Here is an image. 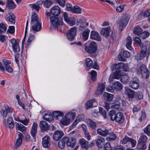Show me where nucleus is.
<instances>
[{
    "instance_id": "27",
    "label": "nucleus",
    "mask_w": 150,
    "mask_h": 150,
    "mask_svg": "<svg viewBox=\"0 0 150 150\" xmlns=\"http://www.w3.org/2000/svg\"><path fill=\"white\" fill-rule=\"evenodd\" d=\"M68 140V138L63 137L62 139L60 140L58 143L59 147L61 149H63L64 148L65 143Z\"/></svg>"
},
{
    "instance_id": "18",
    "label": "nucleus",
    "mask_w": 150,
    "mask_h": 150,
    "mask_svg": "<svg viewBox=\"0 0 150 150\" xmlns=\"http://www.w3.org/2000/svg\"><path fill=\"white\" fill-rule=\"evenodd\" d=\"M96 144L99 148H101L104 145L105 143V139L101 137H99L96 140Z\"/></svg>"
},
{
    "instance_id": "21",
    "label": "nucleus",
    "mask_w": 150,
    "mask_h": 150,
    "mask_svg": "<svg viewBox=\"0 0 150 150\" xmlns=\"http://www.w3.org/2000/svg\"><path fill=\"white\" fill-rule=\"evenodd\" d=\"M13 111V109L9 107L8 106H5V110L2 109L1 111V112L4 117L6 118L8 113L11 112Z\"/></svg>"
},
{
    "instance_id": "9",
    "label": "nucleus",
    "mask_w": 150,
    "mask_h": 150,
    "mask_svg": "<svg viewBox=\"0 0 150 150\" xmlns=\"http://www.w3.org/2000/svg\"><path fill=\"white\" fill-rule=\"evenodd\" d=\"M129 18L126 16H124L119 22L120 30L122 31L127 24Z\"/></svg>"
},
{
    "instance_id": "43",
    "label": "nucleus",
    "mask_w": 150,
    "mask_h": 150,
    "mask_svg": "<svg viewBox=\"0 0 150 150\" xmlns=\"http://www.w3.org/2000/svg\"><path fill=\"white\" fill-rule=\"evenodd\" d=\"M122 74L121 72L119 71H114L113 74L112 78L117 79H118L119 78H121V77Z\"/></svg>"
},
{
    "instance_id": "2",
    "label": "nucleus",
    "mask_w": 150,
    "mask_h": 150,
    "mask_svg": "<svg viewBox=\"0 0 150 150\" xmlns=\"http://www.w3.org/2000/svg\"><path fill=\"white\" fill-rule=\"evenodd\" d=\"M137 71L138 73L141 74L144 78L146 79L149 77V71L144 65H141L140 67L138 69Z\"/></svg>"
},
{
    "instance_id": "44",
    "label": "nucleus",
    "mask_w": 150,
    "mask_h": 150,
    "mask_svg": "<svg viewBox=\"0 0 150 150\" xmlns=\"http://www.w3.org/2000/svg\"><path fill=\"white\" fill-rule=\"evenodd\" d=\"M43 119L47 121H50L53 120V117L51 113H47L45 115Z\"/></svg>"
},
{
    "instance_id": "25",
    "label": "nucleus",
    "mask_w": 150,
    "mask_h": 150,
    "mask_svg": "<svg viewBox=\"0 0 150 150\" xmlns=\"http://www.w3.org/2000/svg\"><path fill=\"white\" fill-rule=\"evenodd\" d=\"M115 118V120L116 122H120L124 120V117L122 112H118L116 114Z\"/></svg>"
},
{
    "instance_id": "46",
    "label": "nucleus",
    "mask_w": 150,
    "mask_h": 150,
    "mask_svg": "<svg viewBox=\"0 0 150 150\" xmlns=\"http://www.w3.org/2000/svg\"><path fill=\"white\" fill-rule=\"evenodd\" d=\"M147 140L148 138L145 135L141 134L139 138V142L146 143Z\"/></svg>"
},
{
    "instance_id": "28",
    "label": "nucleus",
    "mask_w": 150,
    "mask_h": 150,
    "mask_svg": "<svg viewBox=\"0 0 150 150\" xmlns=\"http://www.w3.org/2000/svg\"><path fill=\"white\" fill-rule=\"evenodd\" d=\"M23 138V134L21 132H19L15 143V147H18L21 144Z\"/></svg>"
},
{
    "instance_id": "1",
    "label": "nucleus",
    "mask_w": 150,
    "mask_h": 150,
    "mask_svg": "<svg viewBox=\"0 0 150 150\" xmlns=\"http://www.w3.org/2000/svg\"><path fill=\"white\" fill-rule=\"evenodd\" d=\"M76 116L74 113L69 112L66 114L64 118L62 119L60 121V123L64 125H67L69 124L70 120L71 119H74Z\"/></svg>"
},
{
    "instance_id": "33",
    "label": "nucleus",
    "mask_w": 150,
    "mask_h": 150,
    "mask_svg": "<svg viewBox=\"0 0 150 150\" xmlns=\"http://www.w3.org/2000/svg\"><path fill=\"white\" fill-rule=\"evenodd\" d=\"M97 132L99 134L104 137H105L109 133V130L107 129L102 130L98 129H97Z\"/></svg>"
},
{
    "instance_id": "61",
    "label": "nucleus",
    "mask_w": 150,
    "mask_h": 150,
    "mask_svg": "<svg viewBox=\"0 0 150 150\" xmlns=\"http://www.w3.org/2000/svg\"><path fill=\"white\" fill-rule=\"evenodd\" d=\"M7 29V28L5 24L3 23L0 24V32L1 31H5Z\"/></svg>"
},
{
    "instance_id": "38",
    "label": "nucleus",
    "mask_w": 150,
    "mask_h": 150,
    "mask_svg": "<svg viewBox=\"0 0 150 150\" xmlns=\"http://www.w3.org/2000/svg\"><path fill=\"white\" fill-rule=\"evenodd\" d=\"M113 88L117 91H121L122 88V86L120 83L116 81L113 84Z\"/></svg>"
},
{
    "instance_id": "12",
    "label": "nucleus",
    "mask_w": 150,
    "mask_h": 150,
    "mask_svg": "<svg viewBox=\"0 0 150 150\" xmlns=\"http://www.w3.org/2000/svg\"><path fill=\"white\" fill-rule=\"evenodd\" d=\"M91 38L98 41H101L102 39L99 34L97 32L95 31H92L90 34Z\"/></svg>"
},
{
    "instance_id": "35",
    "label": "nucleus",
    "mask_w": 150,
    "mask_h": 150,
    "mask_svg": "<svg viewBox=\"0 0 150 150\" xmlns=\"http://www.w3.org/2000/svg\"><path fill=\"white\" fill-rule=\"evenodd\" d=\"M109 134V136L106 138L108 141H113L116 139L117 135L114 132H111Z\"/></svg>"
},
{
    "instance_id": "37",
    "label": "nucleus",
    "mask_w": 150,
    "mask_h": 150,
    "mask_svg": "<svg viewBox=\"0 0 150 150\" xmlns=\"http://www.w3.org/2000/svg\"><path fill=\"white\" fill-rule=\"evenodd\" d=\"M104 99L108 102L111 100L113 98V95L112 94L105 92L103 95Z\"/></svg>"
},
{
    "instance_id": "59",
    "label": "nucleus",
    "mask_w": 150,
    "mask_h": 150,
    "mask_svg": "<svg viewBox=\"0 0 150 150\" xmlns=\"http://www.w3.org/2000/svg\"><path fill=\"white\" fill-rule=\"evenodd\" d=\"M125 5H121L117 7L116 8V11L118 12H121L124 9Z\"/></svg>"
},
{
    "instance_id": "64",
    "label": "nucleus",
    "mask_w": 150,
    "mask_h": 150,
    "mask_svg": "<svg viewBox=\"0 0 150 150\" xmlns=\"http://www.w3.org/2000/svg\"><path fill=\"white\" fill-rule=\"evenodd\" d=\"M143 16L145 17H148L150 16V9H148L144 11L143 14Z\"/></svg>"
},
{
    "instance_id": "8",
    "label": "nucleus",
    "mask_w": 150,
    "mask_h": 150,
    "mask_svg": "<svg viewBox=\"0 0 150 150\" xmlns=\"http://www.w3.org/2000/svg\"><path fill=\"white\" fill-rule=\"evenodd\" d=\"M139 86V81L137 77L133 78L129 83V86L132 88L136 90L138 88Z\"/></svg>"
},
{
    "instance_id": "53",
    "label": "nucleus",
    "mask_w": 150,
    "mask_h": 150,
    "mask_svg": "<svg viewBox=\"0 0 150 150\" xmlns=\"http://www.w3.org/2000/svg\"><path fill=\"white\" fill-rule=\"evenodd\" d=\"M123 63H119L114 64L113 68L115 69L119 70L121 69Z\"/></svg>"
},
{
    "instance_id": "7",
    "label": "nucleus",
    "mask_w": 150,
    "mask_h": 150,
    "mask_svg": "<svg viewBox=\"0 0 150 150\" xmlns=\"http://www.w3.org/2000/svg\"><path fill=\"white\" fill-rule=\"evenodd\" d=\"M85 50L86 52L90 53L95 52L97 50V45L96 42L93 41L91 42L89 46H86Z\"/></svg>"
},
{
    "instance_id": "26",
    "label": "nucleus",
    "mask_w": 150,
    "mask_h": 150,
    "mask_svg": "<svg viewBox=\"0 0 150 150\" xmlns=\"http://www.w3.org/2000/svg\"><path fill=\"white\" fill-rule=\"evenodd\" d=\"M15 127L16 129L21 131L23 133H24L26 132V128L23 125L16 123Z\"/></svg>"
},
{
    "instance_id": "51",
    "label": "nucleus",
    "mask_w": 150,
    "mask_h": 150,
    "mask_svg": "<svg viewBox=\"0 0 150 150\" xmlns=\"http://www.w3.org/2000/svg\"><path fill=\"white\" fill-rule=\"evenodd\" d=\"M116 114V112L114 110H112L109 112V115L111 120L114 121L115 120V117Z\"/></svg>"
},
{
    "instance_id": "32",
    "label": "nucleus",
    "mask_w": 150,
    "mask_h": 150,
    "mask_svg": "<svg viewBox=\"0 0 150 150\" xmlns=\"http://www.w3.org/2000/svg\"><path fill=\"white\" fill-rule=\"evenodd\" d=\"M79 142L82 148H85L86 149H87L88 148L89 146L88 143L84 139H80L79 141Z\"/></svg>"
},
{
    "instance_id": "42",
    "label": "nucleus",
    "mask_w": 150,
    "mask_h": 150,
    "mask_svg": "<svg viewBox=\"0 0 150 150\" xmlns=\"http://www.w3.org/2000/svg\"><path fill=\"white\" fill-rule=\"evenodd\" d=\"M90 32L89 30L87 29H85L83 31L82 34V36L83 40L85 41L88 39Z\"/></svg>"
},
{
    "instance_id": "23",
    "label": "nucleus",
    "mask_w": 150,
    "mask_h": 150,
    "mask_svg": "<svg viewBox=\"0 0 150 150\" xmlns=\"http://www.w3.org/2000/svg\"><path fill=\"white\" fill-rule=\"evenodd\" d=\"M105 82L98 84V90L96 92V94L98 95L102 94L105 88Z\"/></svg>"
},
{
    "instance_id": "52",
    "label": "nucleus",
    "mask_w": 150,
    "mask_h": 150,
    "mask_svg": "<svg viewBox=\"0 0 150 150\" xmlns=\"http://www.w3.org/2000/svg\"><path fill=\"white\" fill-rule=\"evenodd\" d=\"M91 76V80L93 81L96 80V78L97 73L94 70H92L89 73Z\"/></svg>"
},
{
    "instance_id": "63",
    "label": "nucleus",
    "mask_w": 150,
    "mask_h": 150,
    "mask_svg": "<svg viewBox=\"0 0 150 150\" xmlns=\"http://www.w3.org/2000/svg\"><path fill=\"white\" fill-rule=\"evenodd\" d=\"M34 35H32L30 33L29 34V36L28 40V43H30L34 39Z\"/></svg>"
},
{
    "instance_id": "29",
    "label": "nucleus",
    "mask_w": 150,
    "mask_h": 150,
    "mask_svg": "<svg viewBox=\"0 0 150 150\" xmlns=\"http://www.w3.org/2000/svg\"><path fill=\"white\" fill-rule=\"evenodd\" d=\"M120 79V81L123 83H127L129 80L128 76L125 73L122 74Z\"/></svg>"
},
{
    "instance_id": "39",
    "label": "nucleus",
    "mask_w": 150,
    "mask_h": 150,
    "mask_svg": "<svg viewBox=\"0 0 150 150\" xmlns=\"http://www.w3.org/2000/svg\"><path fill=\"white\" fill-rule=\"evenodd\" d=\"M6 6L9 9H13L16 7L15 3L12 0H7Z\"/></svg>"
},
{
    "instance_id": "17",
    "label": "nucleus",
    "mask_w": 150,
    "mask_h": 150,
    "mask_svg": "<svg viewBox=\"0 0 150 150\" xmlns=\"http://www.w3.org/2000/svg\"><path fill=\"white\" fill-rule=\"evenodd\" d=\"M111 31V28L110 26L103 28L101 30L100 34L105 37H108L110 35Z\"/></svg>"
},
{
    "instance_id": "34",
    "label": "nucleus",
    "mask_w": 150,
    "mask_h": 150,
    "mask_svg": "<svg viewBox=\"0 0 150 150\" xmlns=\"http://www.w3.org/2000/svg\"><path fill=\"white\" fill-rule=\"evenodd\" d=\"M5 124L6 127L11 128H13L14 127V123L13 122L12 118L9 117L7 119V122H5Z\"/></svg>"
},
{
    "instance_id": "48",
    "label": "nucleus",
    "mask_w": 150,
    "mask_h": 150,
    "mask_svg": "<svg viewBox=\"0 0 150 150\" xmlns=\"http://www.w3.org/2000/svg\"><path fill=\"white\" fill-rule=\"evenodd\" d=\"M137 148L138 149L144 150L146 148V143L139 142Z\"/></svg>"
},
{
    "instance_id": "60",
    "label": "nucleus",
    "mask_w": 150,
    "mask_h": 150,
    "mask_svg": "<svg viewBox=\"0 0 150 150\" xmlns=\"http://www.w3.org/2000/svg\"><path fill=\"white\" fill-rule=\"evenodd\" d=\"M130 138L128 137L125 136L121 141V142L123 144H126L128 142H129Z\"/></svg>"
},
{
    "instance_id": "15",
    "label": "nucleus",
    "mask_w": 150,
    "mask_h": 150,
    "mask_svg": "<svg viewBox=\"0 0 150 150\" xmlns=\"http://www.w3.org/2000/svg\"><path fill=\"white\" fill-rule=\"evenodd\" d=\"M64 134L62 131L57 130L53 135V138L56 141H58L63 136Z\"/></svg>"
},
{
    "instance_id": "50",
    "label": "nucleus",
    "mask_w": 150,
    "mask_h": 150,
    "mask_svg": "<svg viewBox=\"0 0 150 150\" xmlns=\"http://www.w3.org/2000/svg\"><path fill=\"white\" fill-rule=\"evenodd\" d=\"M81 8L78 6H75L72 9V12L76 13H80L81 12Z\"/></svg>"
},
{
    "instance_id": "40",
    "label": "nucleus",
    "mask_w": 150,
    "mask_h": 150,
    "mask_svg": "<svg viewBox=\"0 0 150 150\" xmlns=\"http://www.w3.org/2000/svg\"><path fill=\"white\" fill-rule=\"evenodd\" d=\"M53 115L54 118L57 120L59 119L60 117L64 116V113L63 112L59 111L53 112Z\"/></svg>"
},
{
    "instance_id": "19",
    "label": "nucleus",
    "mask_w": 150,
    "mask_h": 150,
    "mask_svg": "<svg viewBox=\"0 0 150 150\" xmlns=\"http://www.w3.org/2000/svg\"><path fill=\"white\" fill-rule=\"evenodd\" d=\"M50 138L49 136H46L42 139V144L43 147H48L50 145Z\"/></svg>"
},
{
    "instance_id": "57",
    "label": "nucleus",
    "mask_w": 150,
    "mask_h": 150,
    "mask_svg": "<svg viewBox=\"0 0 150 150\" xmlns=\"http://www.w3.org/2000/svg\"><path fill=\"white\" fill-rule=\"evenodd\" d=\"M45 6L48 8L52 4V2L50 0H46L44 3Z\"/></svg>"
},
{
    "instance_id": "16",
    "label": "nucleus",
    "mask_w": 150,
    "mask_h": 150,
    "mask_svg": "<svg viewBox=\"0 0 150 150\" xmlns=\"http://www.w3.org/2000/svg\"><path fill=\"white\" fill-rule=\"evenodd\" d=\"M50 12L52 15L55 16H58L61 12V9L58 6H53L50 10Z\"/></svg>"
},
{
    "instance_id": "55",
    "label": "nucleus",
    "mask_w": 150,
    "mask_h": 150,
    "mask_svg": "<svg viewBox=\"0 0 150 150\" xmlns=\"http://www.w3.org/2000/svg\"><path fill=\"white\" fill-rule=\"evenodd\" d=\"M144 132L148 136H150V124L144 128Z\"/></svg>"
},
{
    "instance_id": "49",
    "label": "nucleus",
    "mask_w": 150,
    "mask_h": 150,
    "mask_svg": "<svg viewBox=\"0 0 150 150\" xmlns=\"http://www.w3.org/2000/svg\"><path fill=\"white\" fill-rule=\"evenodd\" d=\"M76 22L75 19L74 17L69 18L66 22L70 26H72L74 25Z\"/></svg>"
},
{
    "instance_id": "20",
    "label": "nucleus",
    "mask_w": 150,
    "mask_h": 150,
    "mask_svg": "<svg viewBox=\"0 0 150 150\" xmlns=\"http://www.w3.org/2000/svg\"><path fill=\"white\" fill-rule=\"evenodd\" d=\"M37 127L38 124L36 123H33L31 129L30 134L34 139H35L36 138Z\"/></svg>"
},
{
    "instance_id": "54",
    "label": "nucleus",
    "mask_w": 150,
    "mask_h": 150,
    "mask_svg": "<svg viewBox=\"0 0 150 150\" xmlns=\"http://www.w3.org/2000/svg\"><path fill=\"white\" fill-rule=\"evenodd\" d=\"M149 34L148 32L146 31H144L141 33L139 35L140 37L143 39H144L147 38L149 36Z\"/></svg>"
},
{
    "instance_id": "47",
    "label": "nucleus",
    "mask_w": 150,
    "mask_h": 150,
    "mask_svg": "<svg viewBox=\"0 0 150 150\" xmlns=\"http://www.w3.org/2000/svg\"><path fill=\"white\" fill-rule=\"evenodd\" d=\"M142 31V29L139 26L137 25L135 28L133 32L135 34L139 35Z\"/></svg>"
},
{
    "instance_id": "56",
    "label": "nucleus",
    "mask_w": 150,
    "mask_h": 150,
    "mask_svg": "<svg viewBox=\"0 0 150 150\" xmlns=\"http://www.w3.org/2000/svg\"><path fill=\"white\" fill-rule=\"evenodd\" d=\"M104 149L105 150H113L111 146L110 143L108 142L106 143L104 145Z\"/></svg>"
},
{
    "instance_id": "11",
    "label": "nucleus",
    "mask_w": 150,
    "mask_h": 150,
    "mask_svg": "<svg viewBox=\"0 0 150 150\" xmlns=\"http://www.w3.org/2000/svg\"><path fill=\"white\" fill-rule=\"evenodd\" d=\"M31 28L30 31H32L34 33L39 31L41 29V24L40 22L36 23H31Z\"/></svg>"
},
{
    "instance_id": "45",
    "label": "nucleus",
    "mask_w": 150,
    "mask_h": 150,
    "mask_svg": "<svg viewBox=\"0 0 150 150\" xmlns=\"http://www.w3.org/2000/svg\"><path fill=\"white\" fill-rule=\"evenodd\" d=\"M132 43V39L131 38L128 36L127 38L126 47L129 50H131V45Z\"/></svg>"
},
{
    "instance_id": "62",
    "label": "nucleus",
    "mask_w": 150,
    "mask_h": 150,
    "mask_svg": "<svg viewBox=\"0 0 150 150\" xmlns=\"http://www.w3.org/2000/svg\"><path fill=\"white\" fill-rule=\"evenodd\" d=\"M7 31L10 33H13L15 32L14 26H10Z\"/></svg>"
},
{
    "instance_id": "24",
    "label": "nucleus",
    "mask_w": 150,
    "mask_h": 150,
    "mask_svg": "<svg viewBox=\"0 0 150 150\" xmlns=\"http://www.w3.org/2000/svg\"><path fill=\"white\" fill-rule=\"evenodd\" d=\"M86 122L88 127L92 129H95L96 127V123L91 119L86 120Z\"/></svg>"
},
{
    "instance_id": "31",
    "label": "nucleus",
    "mask_w": 150,
    "mask_h": 150,
    "mask_svg": "<svg viewBox=\"0 0 150 150\" xmlns=\"http://www.w3.org/2000/svg\"><path fill=\"white\" fill-rule=\"evenodd\" d=\"M40 22V20L38 19L37 14L35 13H33L31 16V23H37Z\"/></svg>"
},
{
    "instance_id": "3",
    "label": "nucleus",
    "mask_w": 150,
    "mask_h": 150,
    "mask_svg": "<svg viewBox=\"0 0 150 150\" xmlns=\"http://www.w3.org/2000/svg\"><path fill=\"white\" fill-rule=\"evenodd\" d=\"M150 53V47L148 49H147L146 45H144L142 47L140 52L139 54V59H142L146 56V59H147Z\"/></svg>"
},
{
    "instance_id": "36",
    "label": "nucleus",
    "mask_w": 150,
    "mask_h": 150,
    "mask_svg": "<svg viewBox=\"0 0 150 150\" xmlns=\"http://www.w3.org/2000/svg\"><path fill=\"white\" fill-rule=\"evenodd\" d=\"M85 64L87 67V69H89L93 67V61L89 58H87L86 59Z\"/></svg>"
},
{
    "instance_id": "14",
    "label": "nucleus",
    "mask_w": 150,
    "mask_h": 150,
    "mask_svg": "<svg viewBox=\"0 0 150 150\" xmlns=\"http://www.w3.org/2000/svg\"><path fill=\"white\" fill-rule=\"evenodd\" d=\"M125 94H126L129 98H133L136 95L135 92L128 87H125Z\"/></svg>"
},
{
    "instance_id": "6",
    "label": "nucleus",
    "mask_w": 150,
    "mask_h": 150,
    "mask_svg": "<svg viewBox=\"0 0 150 150\" xmlns=\"http://www.w3.org/2000/svg\"><path fill=\"white\" fill-rule=\"evenodd\" d=\"M77 28L75 27H73L71 28L68 31L67 36L69 40L72 41L76 35Z\"/></svg>"
},
{
    "instance_id": "5",
    "label": "nucleus",
    "mask_w": 150,
    "mask_h": 150,
    "mask_svg": "<svg viewBox=\"0 0 150 150\" xmlns=\"http://www.w3.org/2000/svg\"><path fill=\"white\" fill-rule=\"evenodd\" d=\"M10 41L12 45L13 51L15 52H19L20 51V47L19 44V41L18 40L14 38L10 40Z\"/></svg>"
},
{
    "instance_id": "30",
    "label": "nucleus",
    "mask_w": 150,
    "mask_h": 150,
    "mask_svg": "<svg viewBox=\"0 0 150 150\" xmlns=\"http://www.w3.org/2000/svg\"><path fill=\"white\" fill-rule=\"evenodd\" d=\"M66 142L67 146L73 147L75 145L76 139L72 137L70 138V139L68 138V140Z\"/></svg>"
},
{
    "instance_id": "4",
    "label": "nucleus",
    "mask_w": 150,
    "mask_h": 150,
    "mask_svg": "<svg viewBox=\"0 0 150 150\" xmlns=\"http://www.w3.org/2000/svg\"><path fill=\"white\" fill-rule=\"evenodd\" d=\"M50 23L52 27H58L63 23L62 20L55 16L51 17L50 18Z\"/></svg>"
},
{
    "instance_id": "10",
    "label": "nucleus",
    "mask_w": 150,
    "mask_h": 150,
    "mask_svg": "<svg viewBox=\"0 0 150 150\" xmlns=\"http://www.w3.org/2000/svg\"><path fill=\"white\" fill-rule=\"evenodd\" d=\"M3 63L5 66V70L9 73H12L13 70L9 65L11 64V61L7 59H4L3 61Z\"/></svg>"
},
{
    "instance_id": "22",
    "label": "nucleus",
    "mask_w": 150,
    "mask_h": 150,
    "mask_svg": "<svg viewBox=\"0 0 150 150\" xmlns=\"http://www.w3.org/2000/svg\"><path fill=\"white\" fill-rule=\"evenodd\" d=\"M40 126L42 131L43 132L49 129V126L47 123L45 121H42L40 122Z\"/></svg>"
},
{
    "instance_id": "58",
    "label": "nucleus",
    "mask_w": 150,
    "mask_h": 150,
    "mask_svg": "<svg viewBox=\"0 0 150 150\" xmlns=\"http://www.w3.org/2000/svg\"><path fill=\"white\" fill-rule=\"evenodd\" d=\"M99 112L102 114L104 118H106V112L103 108L100 107L99 108Z\"/></svg>"
},
{
    "instance_id": "41",
    "label": "nucleus",
    "mask_w": 150,
    "mask_h": 150,
    "mask_svg": "<svg viewBox=\"0 0 150 150\" xmlns=\"http://www.w3.org/2000/svg\"><path fill=\"white\" fill-rule=\"evenodd\" d=\"M97 103L96 100L95 99L89 100L86 102V108L87 109H88L93 106V103Z\"/></svg>"
},
{
    "instance_id": "13",
    "label": "nucleus",
    "mask_w": 150,
    "mask_h": 150,
    "mask_svg": "<svg viewBox=\"0 0 150 150\" xmlns=\"http://www.w3.org/2000/svg\"><path fill=\"white\" fill-rule=\"evenodd\" d=\"M15 16L12 13H8L5 16V19L7 21L10 22L12 24L15 23Z\"/></svg>"
}]
</instances>
